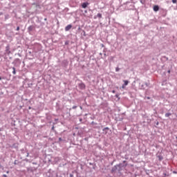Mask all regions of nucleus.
<instances>
[{
	"mask_svg": "<svg viewBox=\"0 0 177 177\" xmlns=\"http://www.w3.org/2000/svg\"><path fill=\"white\" fill-rule=\"evenodd\" d=\"M80 88H82V89H85V84L81 83L80 84Z\"/></svg>",
	"mask_w": 177,
	"mask_h": 177,
	"instance_id": "obj_7",
	"label": "nucleus"
},
{
	"mask_svg": "<svg viewBox=\"0 0 177 177\" xmlns=\"http://www.w3.org/2000/svg\"><path fill=\"white\" fill-rule=\"evenodd\" d=\"M72 109H77V106H73L72 107Z\"/></svg>",
	"mask_w": 177,
	"mask_h": 177,
	"instance_id": "obj_16",
	"label": "nucleus"
},
{
	"mask_svg": "<svg viewBox=\"0 0 177 177\" xmlns=\"http://www.w3.org/2000/svg\"><path fill=\"white\" fill-rule=\"evenodd\" d=\"M113 93H115V91H113Z\"/></svg>",
	"mask_w": 177,
	"mask_h": 177,
	"instance_id": "obj_26",
	"label": "nucleus"
},
{
	"mask_svg": "<svg viewBox=\"0 0 177 177\" xmlns=\"http://www.w3.org/2000/svg\"><path fill=\"white\" fill-rule=\"evenodd\" d=\"M28 31H34V30H35V26H30L28 28Z\"/></svg>",
	"mask_w": 177,
	"mask_h": 177,
	"instance_id": "obj_3",
	"label": "nucleus"
},
{
	"mask_svg": "<svg viewBox=\"0 0 177 177\" xmlns=\"http://www.w3.org/2000/svg\"><path fill=\"white\" fill-rule=\"evenodd\" d=\"M70 176H71V177H73V174H71Z\"/></svg>",
	"mask_w": 177,
	"mask_h": 177,
	"instance_id": "obj_21",
	"label": "nucleus"
},
{
	"mask_svg": "<svg viewBox=\"0 0 177 177\" xmlns=\"http://www.w3.org/2000/svg\"><path fill=\"white\" fill-rule=\"evenodd\" d=\"M104 129H109V127H105L103 131H104Z\"/></svg>",
	"mask_w": 177,
	"mask_h": 177,
	"instance_id": "obj_19",
	"label": "nucleus"
},
{
	"mask_svg": "<svg viewBox=\"0 0 177 177\" xmlns=\"http://www.w3.org/2000/svg\"><path fill=\"white\" fill-rule=\"evenodd\" d=\"M158 158H159V160H160V161L162 160V156H158Z\"/></svg>",
	"mask_w": 177,
	"mask_h": 177,
	"instance_id": "obj_11",
	"label": "nucleus"
},
{
	"mask_svg": "<svg viewBox=\"0 0 177 177\" xmlns=\"http://www.w3.org/2000/svg\"><path fill=\"white\" fill-rule=\"evenodd\" d=\"M88 5H89L88 3H83L82 4V8H83V9H85V8H86L88 7Z\"/></svg>",
	"mask_w": 177,
	"mask_h": 177,
	"instance_id": "obj_4",
	"label": "nucleus"
},
{
	"mask_svg": "<svg viewBox=\"0 0 177 177\" xmlns=\"http://www.w3.org/2000/svg\"><path fill=\"white\" fill-rule=\"evenodd\" d=\"M97 17H99L100 19H102V14L98 13V14L97 15Z\"/></svg>",
	"mask_w": 177,
	"mask_h": 177,
	"instance_id": "obj_10",
	"label": "nucleus"
},
{
	"mask_svg": "<svg viewBox=\"0 0 177 177\" xmlns=\"http://www.w3.org/2000/svg\"><path fill=\"white\" fill-rule=\"evenodd\" d=\"M6 53L7 55H10V46L9 45L6 47Z\"/></svg>",
	"mask_w": 177,
	"mask_h": 177,
	"instance_id": "obj_2",
	"label": "nucleus"
},
{
	"mask_svg": "<svg viewBox=\"0 0 177 177\" xmlns=\"http://www.w3.org/2000/svg\"><path fill=\"white\" fill-rule=\"evenodd\" d=\"M112 172H114L115 171V169H112Z\"/></svg>",
	"mask_w": 177,
	"mask_h": 177,
	"instance_id": "obj_20",
	"label": "nucleus"
},
{
	"mask_svg": "<svg viewBox=\"0 0 177 177\" xmlns=\"http://www.w3.org/2000/svg\"><path fill=\"white\" fill-rule=\"evenodd\" d=\"M172 2H173L174 3H176L177 0H172Z\"/></svg>",
	"mask_w": 177,
	"mask_h": 177,
	"instance_id": "obj_13",
	"label": "nucleus"
},
{
	"mask_svg": "<svg viewBox=\"0 0 177 177\" xmlns=\"http://www.w3.org/2000/svg\"><path fill=\"white\" fill-rule=\"evenodd\" d=\"M3 177H8V176L6 174H3Z\"/></svg>",
	"mask_w": 177,
	"mask_h": 177,
	"instance_id": "obj_18",
	"label": "nucleus"
},
{
	"mask_svg": "<svg viewBox=\"0 0 177 177\" xmlns=\"http://www.w3.org/2000/svg\"><path fill=\"white\" fill-rule=\"evenodd\" d=\"M7 174H9V171H7Z\"/></svg>",
	"mask_w": 177,
	"mask_h": 177,
	"instance_id": "obj_25",
	"label": "nucleus"
},
{
	"mask_svg": "<svg viewBox=\"0 0 177 177\" xmlns=\"http://www.w3.org/2000/svg\"><path fill=\"white\" fill-rule=\"evenodd\" d=\"M124 84L125 86H127V85H128V84H129V81L128 80H123Z\"/></svg>",
	"mask_w": 177,
	"mask_h": 177,
	"instance_id": "obj_6",
	"label": "nucleus"
},
{
	"mask_svg": "<svg viewBox=\"0 0 177 177\" xmlns=\"http://www.w3.org/2000/svg\"><path fill=\"white\" fill-rule=\"evenodd\" d=\"M115 71H116V72L120 71V68L117 67V68H115Z\"/></svg>",
	"mask_w": 177,
	"mask_h": 177,
	"instance_id": "obj_12",
	"label": "nucleus"
},
{
	"mask_svg": "<svg viewBox=\"0 0 177 177\" xmlns=\"http://www.w3.org/2000/svg\"><path fill=\"white\" fill-rule=\"evenodd\" d=\"M81 110H82V106H80Z\"/></svg>",
	"mask_w": 177,
	"mask_h": 177,
	"instance_id": "obj_22",
	"label": "nucleus"
},
{
	"mask_svg": "<svg viewBox=\"0 0 177 177\" xmlns=\"http://www.w3.org/2000/svg\"><path fill=\"white\" fill-rule=\"evenodd\" d=\"M147 99H150V97H148Z\"/></svg>",
	"mask_w": 177,
	"mask_h": 177,
	"instance_id": "obj_24",
	"label": "nucleus"
},
{
	"mask_svg": "<svg viewBox=\"0 0 177 177\" xmlns=\"http://www.w3.org/2000/svg\"><path fill=\"white\" fill-rule=\"evenodd\" d=\"M167 73H168L169 74H171V71L169 70V71H167Z\"/></svg>",
	"mask_w": 177,
	"mask_h": 177,
	"instance_id": "obj_17",
	"label": "nucleus"
},
{
	"mask_svg": "<svg viewBox=\"0 0 177 177\" xmlns=\"http://www.w3.org/2000/svg\"><path fill=\"white\" fill-rule=\"evenodd\" d=\"M170 115H172L170 113H165V117H169Z\"/></svg>",
	"mask_w": 177,
	"mask_h": 177,
	"instance_id": "obj_9",
	"label": "nucleus"
},
{
	"mask_svg": "<svg viewBox=\"0 0 177 177\" xmlns=\"http://www.w3.org/2000/svg\"><path fill=\"white\" fill-rule=\"evenodd\" d=\"M12 70H13L12 74H14V75H16V68L14 67L12 68Z\"/></svg>",
	"mask_w": 177,
	"mask_h": 177,
	"instance_id": "obj_8",
	"label": "nucleus"
},
{
	"mask_svg": "<svg viewBox=\"0 0 177 177\" xmlns=\"http://www.w3.org/2000/svg\"><path fill=\"white\" fill-rule=\"evenodd\" d=\"M20 30V27L17 26V31H19Z\"/></svg>",
	"mask_w": 177,
	"mask_h": 177,
	"instance_id": "obj_14",
	"label": "nucleus"
},
{
	"mask_svg": "<svg viewBox=\"0 0 177 177\" xmlns=\"http://www.w3.org/2000/svg\"><path fill=\"white\" fill-rule=\"evenodd\" d=\"M125 86H124V84H122V89H124Z\"/></svg>",
	"mask_w": 177,
	"mask_h": 177,
	"instance_id": "obj_15",
	"label": "nucleus"
},
{
	"mask_svg": "<svg viewBox=\"0 0 177 177\" xmlns=\"http://www.w3.org/2000/svg\"><path fill=\"white\" fill-rule=\"evenodd\" d=\"M153 10L154 12H158L160 10V7L158 6H154Z\"/></svg>",
	"mask_w": 177,
	"mask_h": 177,
	"instance_id": "obj_5",
	"label": "nucleus"
},
{
	"mask_svg": "<svg viewBox=\"0 0 177 177\" xmlns=\"http://www.w3.org/2000/svg\"><path fill=\"white\" fill-rule=\"evenodd\" d=\"M1 80H2V77H0V81H1Z\"/></svg>",
	"mask_w": 177,
	"mask_h": 177,
	"instance_id": "obj_23",
	"label": "nucleus"
},
{
	"mask_svg": "<svg viewBox=\"0 0 177 177\" xmlns=\"http://www.w3.org/2000/svg\"><path fill=\"white\" fill-rule=\"evenodd\" d=\"M71 28H73V25L68 24V26H66L65 27V31H70V30H71Z\"/></svg>",
	"mask_w": 177,
	"mask_h": 177,
	"instance_id": "obj_1",
	"label": "nucleus"
}]
</instances>
